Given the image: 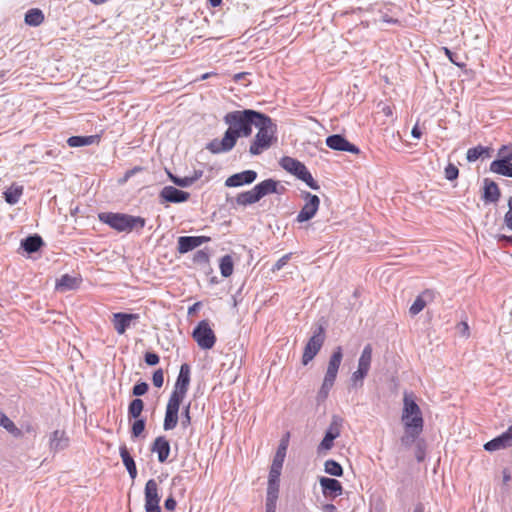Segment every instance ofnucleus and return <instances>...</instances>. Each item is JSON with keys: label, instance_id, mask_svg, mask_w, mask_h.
Returning a JSON list of instances; mask_svg holds the SVG:
<instances>
[{"label": "nucleus", "instance_id": "nucleus-19", "mask_svg": "<svg viewBox=\"0 0 512 512\" xmlns=\"http://www.w3.org/2000/svg\"><path fill=\"white\" fill-rule=\"evenodd\" d=\"M151 451L157 453L160 463H164L170 454V443L164 436H159L154 440Z\"/></svg>", "mask_w": 512, "mask_h": 512}, {"label": "nucleus", "instance_id": "nucleus-64", "mask_svg": "<svg viewBox=\"0 0 512 512\" xmlns=\"http://www.w3.org/2000/svg\"><path fill=\"white\" fill-rule=\"evenodd\" d=\"M497 238H498L499 241H506V242L512 244V236L499 235V236H497Z\"/></svg>", "mask_w": 512, "mask_h": 512}, {"label": "nucleus", "instance_id": "nucleus-27", "mask_svg": "<svg viewBox=\"0 0 512 512\" xmlns=\"http://www.w3.org/2000/svg\"><path fill=\"white\" fill-rule=\"evenodd\" d=\"M42 245L43 240L37 234L28 236L21 242V247L28 253H34L38 251Z\"/></svg>", "mask_w": 512, "mask_h": 512}, {"label": "nucleus", "instance_id": "nucleus-3", "mask_svg": "<svg viewBox=\"0 0 512 512\" xmlns=\"http://www.w3.org/2000/svg\"><path fill=\"white\" fill-rule=\"evenodd\" d=\"M102 223L109 225L118 232H131L141 230L146 224V220L140 216H133L123 213L103 212L98 215Z\"/></svg>", "mask_w": 512, "mask_h": 512}, {"label": "nucleus", "instance_id": "nucleus-16", "mask_svg": "<svg viewBox=\"0 0 512 512\" xmlns=\"http://www.w3.org/2000/svg\"><path fill=\"white\" fill-rule=\"evenodd\" d=\"M435 298V292L431 289L424 290L419 294L413 304L409 308V313L412 316L419 314L428 303L432 302Z\"/></svg>", "mask_w": 512, "mask_h": 512}, {"label": "nucleus", "instance_id": "nucleus-53", "mask_svg": "<svg viewBox=\"0 0 512 512\" xmlns=\"http://www.w3.org/2000/svg\"><path fill=\"white\" fill-rule=\"evenodd\" d=\"M160 358L156 353L153 352H147L145 354V362L149 366H155L159 363Z\"/></svg>", "mask_w": 512, "mask_h": 512}, {"label": "nucleus", "instance_id": "nucleus-11", "mask_svg": "<svg viewBox=\"0 0 512 512\" xmlns=\"http://www.w3.org/2000/svg\"><path fill=\"white\" fill-rule=\"evenodd\" d=\"M326 145L336 151H345L353 154H358L359 148L350 143L346 138L340 134H333L326 138Z\"/></svg>", "mask_w": 512, "mask_h": 512}, {"label": "nucleus", "instance_id": "nucleus-8", "mask_svg": "<svg viewBox=\"0 0 512 512\" xmlns=\"http://www.w3.org/2000/svg\"><path fill=\"white\" fill-rule=\"evenodd\" d=\"M325 340V331L322 325H319L317 329L314 331L313 335L308 340L303 356H302V363L304 365H307L310 361L313 360V358L318 354L320 349L323 346Z\"/></svg>", "mask_w": 512, "mask_h": 512}, {"label": "nucleus", "instance_id": "nucleus-35", "mask_svg": "<svg viewBox=\"0 0 512 512\" xmlns=\"http://www.w3.org/2000/svg\"><path fill=\"white\" fill-rule=\"evenodd\" d=\"M233 260L230 255H225L220 260V271L221 275L225 278L229 277L233 273Z\"/></svg>", "mask_w": 512, "mask_h": 512}, {"label": "nucleus", "instance_id": "nucleus-37", "mask_svg": "<svg viewBox=\"0 0 512 512\" xmlns=\"http://www.w3.org/2000/svg\"><path fill=\"white\" fill-rule=\"evenodd\" d=\"M324 470L327 474L340 477L343 474L342 466L335 460L329 459L324 463Z\"/></svg>", "mask_w": 512, "mask_h": 512}, {"label": "nucleus", "instance_id": "nucleus-34", "mask_svg": "<svg viewBox=\"0 0 512 512\" xmlns=\"http://www.w3.org/2000/svg\"><path fill=\"white\" fill-rule=\"evenodd\" d=\"M178 412L177 410L166 408L165 418L163 423L164 430H172L178 423Z\"/></svg>", "mask_w": 512, "mask_h": 512}, {"label": "nucleus", "instance_id": "nucleus-41", "mask_svg": "<svg viewBox=\"0 0 512 512\" xmlns=\"http://www.w3.org/2000/svg\"><path fill=\"white\" fill-rule=\"evenodd\" d=\"M0 425L12 434H18L20 431L2 411H0Z\"/></svg>", "mask_w": 512, "mask_h": 512}, {"label": "nucleus", "instance_id": "nucleus-23", "mask_svg": "<svg viewBox=\"0 0 512 512\" xmlns=\"http://www.w3.org/2000/svg\"><path fill=\"white\" fill-rule=\"evenodd\" d=\"M278 185V181H275L273 179H266L255 185L253 188L255 189V193L257 194L260 200L261 198L268 194L277 193Z\"/></svg>", "mask_w": 512, "mask_h": 512}, {"label": "nucleus", "instance_id": "nucleus-36", "mask_svg": "<svg viewBox=\"0 0 512 512\" xmlns=\"http://www.w3.org/2000/svg\"><path fill=\"white\" fill-rule=\"evenodd\" d=\"M489 148L478 145L476 147L468 149L466 153V159L468 162H475L484 154H488Z\"/></svg>", "mask_w": 512, "mask_h": 512}, {"label": "nucleus", "instance_id": "nucleus-56", "mask_svg": "<svg viewBox=\"0 0 512 512\" xmlns=\"http://www.w3.org/2000/svg\"><path fill=\"white\" fill-rule=\"evenodd\" d=\"M290 259V254H286L284 256H282L274 265H273V268L272 270L273 271H279L281 270L288 262V260Z\"/></svg>", "mask_w": 512, "mask_h": 512}, {"label": "nucleus", "instance_id": "nucleus-38", "mask_svg": "<svg viewBox=\"0 0 512 512\" xmlns=\"http://www.w3.org/2000/svg\"><path fill=\"white\" fill-rule=\"evenodd\" d=\"M143 409H144V402L141 399L136 398L130 402L129 407H128V414L130 417L137 419L140 417Z\"/></svg>", "mask_w": 512, "mask_h": 512}, {"label": "nucleus", "instance_id": "nucleus-44", "mask_svg": "<svg viewBox=\"0 0 512 512\" xmlns=\"http://www.w3.org/2000/svg\"><path fill=\"white\" fill-rule=\"evenodd\" d=\"M279 482L280 481L268 480L266 499H278Z\"/></svg>", "mask_w": 512, "mask_h": 512}, {"label": "nucleus", "instance_id": "nucleus-20", "mask_svg": "<svg viewBox=\"0 0 512 512\" xmlns=\"http://www.w3.org/2000/svg\"><path fill=\"white\" fill-rule=\"evenodd\" d=\"M483 189L482 199L485 203H496L499 200L501 192L496 182L488 178L484 179Z\"/></svg>", "mask_w": 512, "mask_h": 512}, {"label": "nucleus", "instance_id": "nucleus-17", "mask_svg": "<svg viewBox=\"0 0 512 512\" xmlns=\"http://www.w3.org/2000/svg\"><path fill=\"white\" fill-rule=\"evenodd\" d=\"M280 165L284 170L296 176L298 179L307 169L302 162L289 156L281 158Z\"/></svg>", "mask_w": 512, "mask_h": 512}, {"label": "nucleus", "instance_id": "nucleus-39", "mask_svg": "<svg viewBox=\"0 0 512 512\" xmlns=\"http://www.w3.org/2000/svg\"><path fill=\"white\" fill-rule=\"evenodd\" d=\"M185 395L186 394H181L178 390L174 389L170 395L166 408L179 411L180 404L183 401Z\"/></svg>", "mask_w": 512, "mask_h": 512}, {"label": "nucleus", "instance_id": "nucleus-32", "mask_svg": "<svg viewBox=\"0 0 512 512\" xmlns=\"http://www.w3.org/2000/svg\"><path fill=\"white\" fill-rule=\"evenodd\" d=\"M22 193H23L22 186H12L4 192L5 201L10 205H14V204L18 203Z\"/></svg>", "mask_w": 512, "mask_h": 512}, {"label": "nucleus", "instance_id": "nucleus-62", "mask_svg": "<svg viewBox=\"0 0 512 512\" xmlns=\"http://www.w3.org/2000/svg\"><path fill=\"white\" fill-rule=\"evenodd\" d=\"M411 134L414 138H417L419 139L421 137V131L418 127V125H415L413 128H412V131H411Z\"/></svg>", "mask_w": 512, "mask_h": 512}, {"label": "nucleus", "instance_id": "nucleus-10", "mask_svg": "<svg viewBox=\"0 0 512 512\" xmlns=\"http://www.w3.org/2000/svg\"><path fill=\"white\" fill-rule=\"evenodd\" d=\"M146 512H161L158 485L154 479L147 481L144 490Z\"/></svg>", "mask_w": 512, "mask_h": 512}, {"label": "nucleus", "instance_id": "nucleus-49", "mask_svg": "<svg viewBox=\"0 0 512 512\" xmlns=\"http://www.w3.org/2000/svg\"><path fill=\"white\" fill-rule=\"evenodd\" d=\"M459 170L458 168L453 164H448V166L445 168V178L447 180H455L458 177Z\"/></svg>", "mask_w": 512, "mask_h": 512}, {"label": "nucleus", "instance_id": "nucleus-43", "mask_svg": "<svg viewBox=\"0 0 512 512\" xmlns=\"http://www.w3.org/2000/svg\"><path fill=\"white\" fill-rule=\"evenodd\" d=\"M169 177L173 181V183L179 187H188V186L192 185L198 178L197 176L179 178L170 173H169Z\"/></svg>", "mask_w": 512, "mask_h": 512}, {"label": "nucleus", "instance_id": "nucleus-29", "mask_svg": "<svg viewBox=\"0 0 512 512\" xmlns=\"http://www.w3.org/2000/svg\"><path fill=\"white\" fill-rule=\"evenodd\" d=\"M236 203L240 206H247L254 204L259 201L257 194L255 193V189L252 188L249 191L242 192L237 195L235 199Z\"/></svg>", "mask_w": 512, "mask_h": 512}, {"label": "nucleus", "instance_id": "nucleus-22", "mask_svg": "<svg viewBox=\"0 0 512 512\" xmlns=\"http://www.w3.org/2000/svg\"><path fill=\"white\" fill-rule=\"evenodd\" d=\"M190 383V367L188 364H182L180 367L179 375L175 383V390L181 394H186Z\"/></svg>", "mask_w": 512, "mask_h": 512}, {"label": "nucleus", "instance_id": "nucleus-52", "mask_svg": "<svg viewBox=\"0 0 512 512\" xmlns=\"http://www.w3.org/2000/svg\"><path fill=\"white\" fill-rule=\"evenodd\" d=\"M152 381L155 387H162L164 382V374L162 369H158L153 373Z\"/></svg>", "mask_w": 512, "mask_h": 512}, {"label": "nucleus", "instance_id": "nucleus-14", "mask_svg": "<svg viewBox=\"0 0 512 512\" xmlns=\"http://www.w3.org/2000/svg\"><path fill=\"white\" fill-rule=\"evenodd\" d=\"M257 178V173L253 170H246L240 173H236L228 177L225 181L227 187H239L244 184H251Z\"/></svg>", "mask_w": 512, "mask_h": 512}, {"label": "nucleus", "instance_id": "nucleus-21", "mask_svg": "<svg viewBox=\"0 0 512 512\" xmlns=\"http://www.w3.org/2000/svg\"><path fill=\"white\" fill-rule=\"evenodd\" d=\"M69 445V438L65 431L55 430L50 437V449L53 452L64 450Z\"/></svg>", "mask_w": 512, "mask_h": 512}, {"label": "nucleus", "instance_id": "nucleus-60", "mask_svg": "<svg viewBox=\"0 0 512 512\" xmlns=\"http://www.w3.org/2000/svg\"><path fill=\"white\" fill-rule=\"evenodd\" d=\"M443 50L452 63H454L457 66H460V64L458 62H456V60L453 58V56H454L453 52H451L447 47H443Z\"/></svg>", "mask_w": 512, "mask_h": 512}, {"label": "nucleus", "instance_id": "nucleus-31", "mask_svg": "<svg viewBox=\"0 0 512 512\" xmlns=\"http://www.w3.org/2000/svg\"><path fill=\"white\" fill-rule=\"evenodd\" d=\"M506 448H509V446L502 434L484 444V449L488 452H494Z\"/></svg>", "mask_w": 512, "mask_h": 512}, {"label": "nucleus", "instance_id": "nucleus-47", "mask_svg": "<svg viewBox=\"0 0 512 512\" xmlns=\"http://www.w3.org/2000/svg\"><path fill=\"white\" fill-rule=\"evenodd\" d=\"M283 465L272 463L269 471L268 480L280 481V475Z\"/></svg>", "mask_w": 512, "mask_h": 512}, {"label": "nucleus", "instance_id": "nucleus-46", "mask_svg": "<svg viewBox=\"0 0 512 512\" xmlns=\"http://www.w3.org/2000/svg\"><path fill=\"white\" fill-rule=\"evenodd\" d=\"M299 179L305 182L313 190H318L320 188L318 183L312 177L311 173L308 171V169L305 170V172Z\"/></svg>", "mask_w": 512, "mask_h": 512}, {"label": "nucleus", "instance_id": "nucleus-55", "mask_svg": "<svg viewBox=\"0 0 512 512\" xmlns=\"http://www.w3.org/2000/svg\"><path fill=\"white\" fill-rule=\"evenodd\" d=\"M508 207H509V210L505 214L504 221H505L506 226L510 230H512V197H510L508 200Z\"/></svg>", "mask_w": 512, "mask_h": 512}, {"label": "nucleus", "instance_id": "nucleus-9", "mask_svg": "<svg viewBox=\"0 0 512 512\" xmlns=\"http://www.w3.org/2000/svg\"><path fill=\"white\" fill-rule=\"evenodd\" d=\"M302 197L305 200V204L296 217V221L299 223L312 219L320 205V199L317 195H313L310 192H303Z\"/></svg>", "mask_w": 512, "mask_h": 512}, {"label": "nucleus", "instance_id": "nucleus-63", "mask_svg": "<svg viewBox=\"0 0 512 512\" xmlns=\"http://www.w3.org/2000/svg\"><path fill=\"white\" fill-rule=\"evenodd\" d=\"M382 112L387 117H391L392 114H393L392 108L390 106H388V105L383 106Z\"/></svg>", "mask_w": 512, "mask_h": 512}, {"label": "nucleus", "instance_id": "nucleus-2", "mask_svg": "<svg viewBox=\"0 0 512 512\" xmlns=\"http://www.w3.org/2000/svg\"><path fill=\"white\" fill-rule=\"evenodd\" d=\"M255 127L258 128V132L249 148L251 155L261 154L277 141V126L267 115L261 113V117L255 123Z\"/></svg>", "mask_w": 512, "mask_h": 512}, {"label": "nucleus", "instance_id": "nucleus-7", "mask_svg": "<svg viewBox=\"0 0 512 512\" xmlns=\"http://www.w3.org/2000/svg\"><path fill=\"white\" fill-rule=\"evenodd\" d=\"M192 336L198 346L204 350L211 349L216 342V336L207 320H202L198 323L193 330Z\"/></svg>", "mask_w": 512, "mask_h": 512}, {"label": "nucleus", "instance_id": "nucleus-5", "mask_svg": "<svg viewBox=\"0 0 512 512\" xmlns=\"http://www.w3.org/2000/svg\"><path fill=\"white\" fill-rule=\"evenodd\" d=\"M343 358L342 348L337 347L330 356L323 383L317 394V401L323 402L329 395L337 377V373Z\"/></svg>", "mask_w": 512, "mask_h": 512}, {"label": "nucleus", "instance_id": "nucleus-33", "mask_svg": "<svg viewBox=\"0 0 512 512\" xmlns=\"http://www.w3.org/2000/svg\"><path fill=\"white\" fill-rule=\"evenodd\" d=\"M97 138L98 136H71L67 143L70 147H82L93 144Z\"/></svg>", "mask_w": 512, "mask_h": 512}, {"label": "nucleus", "instance_id": "nucleus-42", "mask_svg": "<svg viewBox=\"0 0 512 512\" xmlns=\"http://www.w3.org/2000/svg\"><path fill=\"white\" fill-rule=\"evenodd\" d=\"M287 451V442L282 440L275 455L272 463L283 465Z\"/></svg>", "mask_w": 512, "mask_h": 512}, {"label": "nucleus", "instance_id": "nucleus-58", "mask_svg": "<svg viewBox=\"0 0 512 512\" xmlns=\"http://www.w3.org/2000/svg\"><path fill=\"white\" fill-rule=\"evenodd\" d=\"M277 499H266V512H276Z\"/></svg>", "mask_w": 512, "mask_h": 512}, {"label": "nucleus", "instance_id": "nucleus-1", "mask_svg": "<svg viewBox=\"0 0 512 512\" xmlns=\"http://www.w3.org/2000/svg\"><path fill=\"white\" fill-rule=\"evenodd\" d=\"M261 113L246 109L233 111L225 115L224 121L229 128L225 131L221 140L213 139L206 148L213 154L229 152L235 146L237 139L241 136L248 137L252 133V126H255Z\"/></svg>", "mask_w": 512, "mask_h": 512}, {"label": "nucleus", "instance_id": "nucleus-57", "mask_svg": "<svg viewBox=\"0 0 512 512\" xmlns=\"http://www.w3.org/2000/svg\"><path fill=\"white\" fill-rule=\"evenodd\" d=\"M176 505V500L172 496L168 497L164 502V507L168 511H173L176 508Z\"/></svg>", "mask_w": 512, "mask_h": 512}, {"label": "nucleus", "instance_id": "nucleus-6", "mask_svg": "<svg viewBox=\"0 0 512 512\" xmlns=\"http://www.w3.org/2000/svg\"><path fill=\"white\" fill-rule=\"evenodd\" d=\"M499 159L490 164V171L512 178V146L503 145L498 151Z\"/></svg>", "mask_w": 512, "mask_h": 512}, {"label": "nucleus", "instance_id": "nucleus-45", "mask_svg": "<svg viewBox=\"0 0 512 512\" xmlns=\"http://www.w3.org/2000/svg\"><path fill=\"white\" fill-rule=\"evenodd\" d=\"M145 429V419L137 418L131 428V434L133 437H139Z\"/></svg>", "mask_w": 512, "mask_h": 512}, {"label": "nucleus", "instance_id": "nucleus-40", "mask_svg": "<svg viewBox=\"0 0 512 512\" xmlns=\"http://www.w3.org/2000/svg\"><path fill=\"white\" fill-rule=\"evenodd\" d=\"M368 375V372L357 367V370L352 373L351 385L353 388H359L363 386V380Z\"/></svg>", "mask_w": 512, "mask_h": 512}, {"label": "nucleus", "instance_id": "nucleus-30", "mask_svg": "<svg viewBox=\"0 0 512 512\" xmlns=\"http://www.w3.org/2000/svg\"><path fill=\"white\" fill-rule=\"evenodd\" d=\"M43 21L44 15L40 9H30L25 15V23L30 26H39Z\"/></svg>", "mask_w": 512, "mask_h": 512}, {"label": "nucleus", "instance_id": "nucleus-4", "mask_svg": "<svg viewBox=\"0 0 512 512\" xmlns=\"http://www.w3.org/2000/svg\"><path fill=\"white\" fill-rule=\"evenodd\" d=\"M402 422L405 428L412 429L415 434H421L423 430V417L420 407L415 402L412 394H404Z\"/></svg>", "mask_w": 512, "mask_h": 512}, {"label": "nucleus", "instance_id": "nucleus-28", "mask_svg": "<svg viewBox=\"0 0 512 512\" xmlns=\"http://www.w3.org/2000/svg\"><path fill=\"white\" fill-rule=\"evenodd\" d=\"M372 351H373V349H372L371 344H367L364 347V349L359 357V360H358V368L369 372L371 362H372Z\"/></svg>", "mask_w": 512, "mask_h": 512}, {"label": "nucleus", "instance_id": "nucleus-15", "mask_svg": "<svg viewBox=\"0 0 512 512\" xmlns=\"http://www.w3.org/2000/svg\"><path fill=\"white\" fill-rule=\"evenodd\" d=\"M160 197L166 202L182 203L189 199L190 194L173 186H165L160 192Z\"/></svg>", "mask_w": 512, "mask_h": 512}, {"label": "nucleus", "instance_id": "nucleus-51", "mask_svg": "<svg viewBox=\"0 0 512 512\" xmlns=\"http://www.w3.org/2000/svg\"><path fill=\"white\" fill-rule=\"evenodd\" d=\"M148 384L146 382L137 383L132 390L134 396H142L148 391Z\"/></svg>", "mask_w": 512, "mask_h": 512}, {"label": "nucleus", "instance_id": "nucleus-12", "mask_svg": "<svg viewBox=\"0 0 512 512\" xmlns=\"http://www.w3.org/2000/svg\"><path fill=\"white\" fill-rule=\"evenodd\" d=\"M209 241L210 237L207 236H181L178 238L177 250L180 254H185Z\"/></svg>", "mask_w": 512, "mask_h": 512}, {"label": "nucleus", "instance_id": "nucleus-13", "mask_svg": "<svg viewBox=\"0 0 512 512\" xmlns=\"http://www.w3.org/2000/svg\"><path fill=\"white\" fill-rule=\"evenodd\" d=\"M319 483L325 497L335 498L343 493L341 483L334 478L321 477Z\"/></svg>", "mask_w": 512, "mask_h": 512}, {"label": "nucleus", "instance_id": "nucleus-25", "mask_svg": "<svg viewBox=\"0 0 512 512\" xmlns=\"http://www.w3.org/2000/svg\"><path fill=\"white\" fill-rule=\"evenodd\" d=\"M81 280L68 274L63 275L56 283V290L66 292L78 288Z\"/></svg>", "mask_w": 512, "mask_h": 512}, {"label": "nucleus", "instance_id": "nucleus-50", "mask_svg": "<svg viewBox=\"0 0 512 512\" xmlns=\"http://www.w3.org/2000/svg\"><path fill=\"white\" fill-rule=\"evenodd\" d=\"M194 263L205 264L209 261V255L203 250H198L193 257Z\"/></svg>", "mask_w": 512, "mask_h": 512}, {"label": "nucleus", "instance_id": "nucleus-24", "mask_svg": "<svg viewBox=\"0 0 512 512\" xmlns=\"http://www.w3.org/2000/svg\"><path fill=\"white\" fill-rule=\"evenodd\" d=\"M340 432L337 426L331 425L325 433V436L318 446V453L328 451L333 447V441L339 436Z\"/></svg>", "mask_w": 512, "mask_h": 512}, {"label": "nucleus", "instance_id": "nucleus-18", "mask_svg": "<svg viewBox=\"0 0 512 512\" xmlns=\"http://www.w3.org/2000/svg\"><path fill=\"white\" fill-rule=\"evenodd\" d=\"M138 314H127V313H115L113 315L114 328L118 334L122 335L125 333L127 328L130 326L131 321L138 319Z\"/></svg>", "mask_w": 512, "mask_h": 512}, {"label": "nucleus", "instance_id": "nucleus-54", "mask_svg": "<svg viewBox=\"0 0 512 512\" xmlns=\"http://www.w3.org/2000/svg\"><path fill=\"white\" fill-rule=\"evenodd\" d=\"M190 404H188L184 410H183V413H182V421H181V425L183 428H187L190 423H191V417H190Z\"/></svg>", "mask_w": 512, "mask_h": 512}, {"label": "nucleus", "instance_id": "nucleus-59", "mask_svg": "<svg viewBox=\"0 0 512 512\" xmlns=\"http://www.w3.org/2000/svg\"><path fill=\"white\" fill-rule=\"evenodd\" d=\"M504 439L506 440L507 444L509 447L512 446V425L509 426V428L504 432L502 433Z\"/></svg>", "mask_w": 512, "mask_h": 512}, {"label": "nucleus", "instance_id": "nucleus-61", "mask_svg": "<svg viewBox=\"0 0 512 512\" xmlns=\"http://www.w3.org/2000/svg\"><path fill=\"white\" fill-rule=\"evenodd\" d=\"M322 510H323L324 512H337V508H336V506H335V505H333V504H324V505L322 506Z\"/></svg>", "mask_w": 512, "mask_h": 512}, {"label": "nucleus", "instance_id": "nucleus-48", "mask_svg": "<svg viewBox=\"0 0 512 512\" xmlns=\"http://www.w3.org/2000/svg\"><path fill=\"white\" fill-rule=\"evenodd\" d=\"M420 434H415L412 429L405 428V435L401 438V442L405 446L411 445Z\"/></svg>", "mask_w": 512, "mask_h": 512}, {"label": "nucleus", "instance_id": "nucleus-26", "mask_svg": "<svg viewBox=\"0 0 512 512\" xmlns=\"http://www.w3.org/2000/svg\"><path fill=\"white\" fill-rule=\"evenodd\" d=\"M119 452L124 466L126 467L130 477L134 480L137 476V468L134 459L131 457L125 445L119 448Z\"/></svg>", "mask_w": 512, "mask_h": 512}]
</instances>
